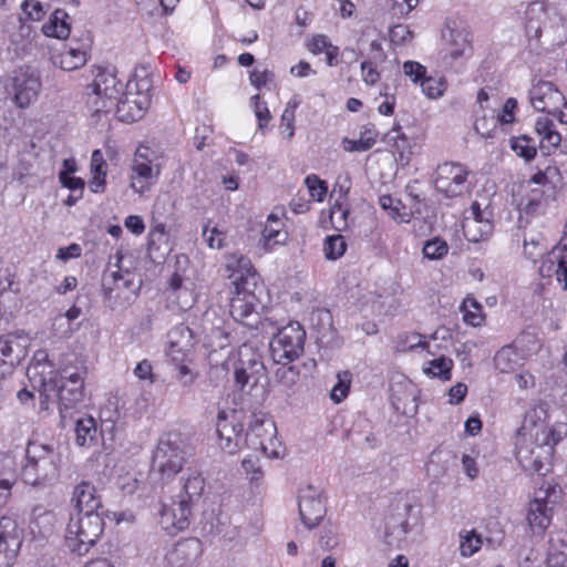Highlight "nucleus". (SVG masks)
<instances>
[{"label": "nucleus", "mask_w": 567, "mask_h": 567, "mask_svg": "<svg viewBox=\"0 0 567 567\" xmlns=\"http://www.w3.org/2000/svg\"><path fill=\"white\" fill-rule=\"evenodd\" d=\"M226 270L235 287L229 305L230 316L250 329H258L261 322L259 309L264 307L265 286L260 282L250 259L243 255H229Z\"/></svg>", "instance_id": "f257e3e1"}, {"label": "nucleus", "mask_w": 567, "mask_h": 567, "mask_svg": "<svg viewBox=\"0 0 567 567\" xmlns=\"http://www.w3.org/2000/svg\"><path fill=\"white\" fill-rule=\"evenodd\" d=\"M561 430L536 431L530 437H518L516 458L525 472L546 475L551 467L555 446L563 441Z\"/></svg>", "instance_id": "f03ea898"}, {"label": "nucleus", "mask_w": 567, "mask_h": 567, "mask_svg": "<svg viewBox=\"0 0 567 567\" xmlns=\"http://www.w3.org/2000/svg\"><path fill=\"white\" fill-rule=\"evenodd\" d=\"M60 464L61 453L55 446L29 440L20 476L28 485L45 486L58 478Z\"/></svg>", "instance_id": "7ed1b4c3"}, {"label": "nucleus", "mask_w": 567, "mask_h": 567, "mask_svg": "<svg viewBox=\"0 0 567 567\" xmlns=\"http://www.w3.org/2000/svg\"><path fill=\"white\" fill-rule=\"evenodd\" d=\"M192 455L188 443L178 433L163 435L153 455V473L162 481L175 477Z\"/></svg>", "instance_id": "20e7f679"}, {"label": "nucleus", "mask_w": 567, "mask_h": 567, "mask_svg": "<svg viewBox=\"0 0 567 567\" xmlns=\"http://www.w3.org/2000/svg\"><path fill=\"white\" fill-rule=\"evenodd\" d=\"M104 520L101 514H76L71 516L65 528V546L79 556L89 553L101 538Z\"/></svg>", "instance_id": "39448f33"}, {"label": "nucleus", "mask_w": 567, "mask_h": 567, "mask_svg": "<svg viewBox=\"0 0 567 567\" xmlns=\"http://www.w3.org/2000/svg\"><path fill=\"white\" fill-rule=\"evenodd\" d=\"M122 90L123 84L116 76L115 68L99 69L85 94L86 106L94 115L107 113L120 100Z\"/></svg>", "instance_id": "423d86ee"}, {"label": "nucleus", "mask_w": 567, "mask_h": 567, "mask_svg": "<svg viewBox=\"0 0 567 567\" xmlns=\"http://www.w3.org/2000/svg\"><path fill=\"white\" fill-rule=\"evenodd\" d=\"M45 365L40 363L28 369L30 378L41 374L39 392L45 399L56 398L65 409H72L84 400V380L59 381L56 378L44 377Z\"/></svg>", "instance_id": "0eeeda50"}, {"label": "nucleus", "mask_w": 567, "mask_h": 567, "mask_svg": "<svg viewBox=\"0 0 567 567\" xmlns=\"http://www.w3.org/2000/svg\"><path fill=\"white\" fill-rule=\"evenodd\" d=\"M306 331L299 322L282 327L270 341V351L275 362H291L303 352Z\"/></svg>", "instance_id": "6e6552de"}, {"label": "nucleus", "mask_w": 567, "mask_h": 567, "mask_svg": "<svg viewBox=\"0 0 567 567\" xmlns=\"http://www.w3.org/2000/svg\"><path fill=\"white\" fill-rule=\"evenodd\" d=\"M468 174L470 171L465 165L445 162L436 168L435 188L449 198L462 196L470 189Z\"/></svg>", "instance_id": "1a4fd4ad"}, {"label": "nucleus", "mask_w": 567, "mask_h": 567, "mask_svg": "<svg viewBox=\"0 0 567 567\" xmlns=\"http://www.w3.org/2000/svg\"><path fill=\"white\" fill-rule=\"evenodd\" d=\"M557 487L556 484L550 483L546 487L542 486L529 503L527 520L534 533L543 534L549 526L553 511L549 504H554L557 499Z\"/></svg>", "instance_id": "9d476101"}, {"label": "nucleus", "mask_w": 567, "mask_h": 567, "mask_svg": "<svg viewBox=\"0 0 567 567\" xmlns=\"http://www.w3.org/2000/svg\"><path fill=\"white\" fill-rule=\"evenodd\" d=\"M493 210L488 205L481 206L478 202H473L468 210L465 212L462 221V230L465 238L472 243H478L486 239L493 233Z\"/></svg>", "instance_id": "9b49d317"}, {"label": "nucleus", "mask_w": 567, "mask_h": 567, "mask_svg": "<svg viewBox=\"0 0 567 567\" xmlns=\"http://www.w3.org/2000/svg\"><path fill=\"white\" fill-rule=\"evenodd\" d=\"M216 431L219 439V446L228 454H235L244 444L246 436L243 435L244 425L240 423L236 411L230 414L219 411L216 421Z\"/></svg>", "instance_id": "f8f14e48"}, {"label": "nucleus", "mask_w": 567, "mask_h": 567, "mask_svg": "<svg viewBox=\"0 0 567 567\" xmlns=\"http://www.w3.org/2000/svg\"><path fill=\"white\" fill-rule=\"evenodd\" d=\"M275 434L276 425L272 420L265 415L252 414L246 434V444L255 451H260L267 457H277L278 452L268 449V443L272 444Z\"/></svg>", "instance_id": "ddd939ff"}, {"label": "nucleus", "mask_w": 567, "mask_h": 567, "mask_svg": "<svg viewBox=\"0 0 567 567\" xmlns=\"http://www.w3.org/2000/svg\"><path fill=\"white\" fill-rule=\"evenodd\" d=\"M14 102L19 107H27L39 96L41 80L38 72L28 66L20 68L11 79Z\"/></svg>", "instance_id": "4468645a"}, {"label": "nucleus", "mask_w": 567, "mask_h": 567, "mask_svg": "<svg viewBox=\"0 0 567 567\" xmlns=\"http://www.w3.org/2000/svg\"><path fill=\"white\" fill-rule=\"evenodd\" d=\"M126 92L114 104L116 115L122 122H136L141 120L151 104L147 92L132 91V82L126 84Z\"/></svg>", "instance_id": "2eb2a0df"}, {"label": "nucleus", "mask_w": 567, "mask_h": 567, "mask_svg": "<svg viewBox=\"0 0 567 567\" xmlns=\"http://www.w3.org/2000/svg\"><path fill=\"white\" fill-rule=\"evenodd\" d=\"M530 103L537 111L545 112L550 115L556 113L566 105L565 96L549 81L537 82L529 91Z\"/></svg>", "instance_id": "dca6fc26"}, {"label": "nucleus", "mask_w": 567, "mask_h": 567, "mask_svg": "<svg viewBox=\"0 0 567 567\" xmlns=\"http://www.w3.org/2000/svg\"><path fill=\"white\" fill-rule=\"evenodd\" d=\"M22 543L17 522L7 516L0 517V567H11Z\"/></svg>", "instance_id": "f3484780"}, {"label": "nucleus", "mask_w": 567, "mask_h": 567, "mask_svg": "<svg viewBox=\"0 0 567 567\" xmlns=\"http://www.w3.org/2000/svg\"><path fill=\"white\" fill-rule=\"evenodd\" d=\"M326 506L320 491L311 485L299 493V513L302 523L309 529L315 528L326 515Z\"/></svg>", "instance_id": "a211bd4d"}, {"label": "nucleus", "mask_w": 567, "mask_h": 567, "mask_svg": "<svg viewBox=\"0 0 567 567\" xmlns=\"http://www.w3.org/2000/svg\"><path fill=\"white\" fill-rule=\"evenodd\" d=\"M192 516V506L185 501H173L171 505H163L161 509L159 524L169 535L186 529Z\"/></svg>", "instance_id": "6ab92c4d"}, {"label": "nucleus", "mask_w": 567, "mask_h": 567, "mask_svg": "<svg viewBox=\"0 0 567 567\" xmlns=\"http://www.w3.org/2000/svg\"><path fill=\"white\" fill-rule=\"evenodd\" d=\"M203 553L198 538L190 537L179 540L167 554L166 560L172 567H192Z\"/></svg>", "instance_id": "aec40b11"}, {"label": "nucleus", "mask_w": 567, "mask_h": 567, "mask_svg": "<svg viewBox=\"0 0 567 567\" xmlns=\"http://www.w3.org/2000/svg\"><path fill=\"white\" fill-rule=\"evenodd\" d=\"M264 375V363L257 358L239 359L234 372L236 386L243 392H249L257 386Z\"/></svg>", "instance_id": "412c9836"}, {"label": "nucleus", "mask_w": 567, "mask_h": 567, "mask_svg": "<svg viewBox=\"0 0 567 567\" xmlns=\"http://www.w3.org/2000/svg\"><path fill=\"white\" fill-rule=\"evenodd\" d=\"M159 172L155 171L146 157L136 153L132 164L130 187L140 195H143L157 181Z\"/></svg>", "instance_id": "4be33fe9"}, {"label": "nucleus", "mask_w": 567, "mask_h": 567, "mask_svg": "<svg viewBox=\"0 0 567 567\" xmlns=\"http://www.w3.org/2000/svg\"><path fill=\"white\" fill-rule=\"evenodd\" d=\"M72 502L75 503L78 514H100L102 507L101 496L96 493L95 486L86 481L74 487Z\"/></svg>", "instance_id": "5701e85b"}, {"label": "nucleus", "mask_w": 567, "mask_h": 567, "mask_svg": "<svg viewBox=\"0 0 567 567\" xmlns=\"http://www.w3.org/2000/svg\"><path fill=\"white\" fill-rule=\"evenodd\" d=\"M548 417L547 404L538 403L530 409H528L524 415L523 424L518 430V437L525 436L530 437L532 434L535 435L536 431L543 430H559L556 426L548 427L545 425V422Z\"/></svg>", "instance_id": "b1692460"}, {"label": "nucleus", "mask_w": 567, "mask_h": 567, "mask_svg": "<svg viewBox=\"0 0 567 567\" xmlns=\"http://www.w3.org/2000/svg\"><path fill=\"white\" fill-rule=\"evenodd\" d=\"M206 487V482L202 473L190 472L184 478L183 491L178 495L179 501H185L187 505L192 506L197 504L202 498Z\"/></svg>", "instance_id": "393cba45"}, {"label": "nucleus", "mask_w": 567, "mask_h": 567, "mask_svg": "<svg viewBox=\"0 0 567 567\" xmlns=\"http://www.w3.org/2000/svg\"><path fill=\"white\" fill-rule=\"evenodd\" d=\"M69 14L56 9L50 17L49 21L42 25V31L47 37L56 39H66L70 35V24L68 23Z\"/></svg>", "instance_id": "a878e982"}, {"label": "nucleus", "mask_w": 567, "mask_h": 567, "mask_svg": "<svg viewBox=\"0 0 567 567\" xmlns=\"http://www.w3.org/2000/svg\"><path fill=\"white\" fill-rule=\"evenodd\" d=\"M389 141H392V147L394 154H396V159L401 163V165H408L412 155V142L411 140L401 132V127H393L388 133Z\"/></svg>", "instance_id": "bb28decb"}, {"label": "nucleus", "mask_w": 567, "mask_h": 567, "mask_svg": "<svg viewBox=\"0 0 567 567\" xmlns=\"http://www.w3.org/2000/svg\"><path fill=\"white\" fill-rule=\"evenodd\" d=\"M59 373V381L84 380L87 369L81 358L75 354H69L64 357Z\"/></svg>", "instance_id": "cd10ccee"}, {"label": "nucleus", "mask_w": 567, "mask_h": 567, "mask_svg": "<svg viewBox=\"0 0 567 567\" xmlns=\"http://www.w3.org/2000/svg\"><path fill=\"white\" fill-rule=\"evenodd\" d=\"M17 333L0 336V382L13 372V362L9 360L13 352Z\"/></svg>", "instance_id": "c85d7f7f"}, {"label": "nucleus", "mask_w": 567, "mask_h": 567, "mask_svg": "<svg viewBox=\"0 0 567 567\" xmlns=\"http://www.w3.org/2000/svg\"><path fill=\"white\" fill-rule=\"evenodd\" d=\"M96 422L92 416L80 417L75 423V442L80 446H91L96 436Z\"/></svg>", "instance_id": "c756f323"}, {"label": "nucleus", "mask_w": 567, "mask_h": 567, "mask_svg": "<svg viewBox=\"0 0 567 567\" xmlns=\"http://www.w3.org/2000/svg\"><path fill=\"white\" fill-rule=\"evenodd\" d=\"M547 565L548 567H567V539L560 536L550 539Z\"/></svg>", "instance_id": "7c9ffc66"}, {"label": "nucleus", "mask_w": 567, "mask_h": 567, "mask_svg": "<svg viewBox=\"0 0 567 567\" xmlns=\"http://www.w3.org/2000/svg\"><path fill=\"white\" fill-rule=\"evenodd\" d=\"M379 205L386 210L389 216L398 223H409L411 214L406 212L405 206L400 199L393 198L391 195H382L379 197Z\"/></svg>", "instance_id": "2f4dec72"}, {"label": "nucleus", "mask_w": 567, "mask_h": 567, "mask_svg": "<svg viewBox=\"0 0 567 567\" xmlns=\"http://www.w3.org/2000/svg\"><path fill=\"white\" fill-rule=\"evenodd\" d=\"M553 120L544 116L539 117L535 124V131L540 136V143L544 145L547 143L548 146L558 147L561 142L560 134L554 128Z\"/></svg>", "instance_id": "473e14b6"}, {"label": "nucleus", "mask_w": 567, "mask_h": 567, "mask_svg": "<svg viewBox=\"0 0 567 567\" xmlns=\"http://www.w3.org/2000/svg\"><path fill=\"white\" fill-rule=\"evenodd\" d=\"M494 364L502 373L514 372L519 364V358L512 347H504L496 352Z\"/></svg>", "instance_id": "72a5a7b5"}, {"label": "nucleus", "mask_w": 567, "mask_h": 567, "mask_svg": "<svg viewBox=\"0 0 567 567\" xmlns=\"http://www.w3.org/2000/svg\"><path fill=\"white\" fill-rule=\"evenodd\" d=\"M168 344L178 349L192 350L194 347V336L189 327L178 324L174 327L167 334Z\"/></svg>", "instance_id": "f704fd0d"}, {"label": "nucleus", "mask_w": 567, "mask_h": 567, "mask_svg": "<svg viewBox=\"0 0 567 567\" xmlns=\"http://www.w3.org/2000/svg\"><path fill=\"white\" fill-rule=\"evenodd\" d=\"M470 50L471 45L467 35L462 31L451 30L446 55H449L452 60H456L463 56Z\"/></svg>", "instance_id": "c9c22d12"}, {"label": "nucleus", "mask_w": 567, "mask_h": 567, "mask_svg": "<svg viewBox=\"0 0 567 567\" xmlns=\"http://www.w3.org/2000/svg\"><path fill=\"white\" fill-rule=\"evenodd\" d=\"M86 63V52L82 49L70 48L59 56V65L62 70L73 71ZM55 64L58 62L55 61Z\"/></svg>", "instance_id": "e433bc0d"}, {"label": "nucleus", "mask_w": 567, "mask_h": 567, "mask_svg": "<svg viewBox=\"0 0 567 567\" xmlns=\"http://www.w3.org/2000/svg\"><path fill=\"white\" fill-rule=\"evenodd\" d=\"M452 368L453 361L445 355H440L439 358L429 361L427 365L423 368V371L427 375L447 381L451 379Z\"/></svg>", "instance_id": "4c0bfd02"}, {"label": "nucleus", "mask_w": 567, "mask_h": 567, "mask_svg": "<svg viewBox=\"0 0 567 567\" xmlns=\"http://www.w3.org/2000/svg\"><path fill=\"white\" fill-rule=\"evenodd\" d=\"M461 310L463 311L464 322L470 326L478 327L484 321L483 308L474 298H465Z\"/></svg>", "instance_id": "58836bf2"}, {"label": "nucleus", "mask_w": 567, "mask_h": 567, "mask_svg": "<svg viewBox=\"0 0 567 567\" xmlns=\"http://www.w3.org/2000/svg\"><path fill=\"white\" fill-rule=\"evenodd\" d=\"M347 249V241L341 235H331L324 239L323 252L328 260H337L343 256Z\"/></svg>", "instance_id": "ea45409f"}, {"label": "nucleus", "mask_w": 567, "mask_h": 567, "mask_svg": "<svg viewBox=\"0 0 567 567\" xmlns=\"http://www.w3.org/2000/svg\"><path fill=\"white\" fill-rule=\"evenodd\" d=\"M289 363H280L281 367L277 369L275 374L279 384L287 390L292 389L297 384L300 375L299 369L296 365H289Z\"/></svg>", "instance_id": "a19ab883"}, {"label": "nucleus", "mask_w": 567, "mask_h": 567, "mask_svg": "<svg viewBox=\"0 0 567 567\" xmlns=\"http://www.w3.org/2000/svg\"><path fill=\"white\" fill-rule=\"evenodd\" d=\"M426 349L427 352L432 355H435L436 352L441 349V344L439 343H430L426 341H422V336L419 333H411L404 336V341H400L398 348L400 350H413L414 348Z\"/></svg>", "instance_id": "79ce46f5"}, {"label": "nucleus", "mask_w": 567, "mask_h": 567, "mask_svg": "<svg viewBox=\"0 0 567 567\" xmlns=\"http://www.w3.org/2000/svg\"><path fill=\"white\" fill-rule=\"evenodd\" d=\"M420 85L423 93L430 99L441 97L446 90V81L442 76H425Z\"/></svg>", "instance_id": "37998d69"}, {"label": "nucleus", "mask_w": 567, "mask_h": 567, "mask_svg": "<svg viewBox=\"0 0 567 567\" xmlns=\"http://www.w3.org/2000/svg\"><path fill=\"white\" fill-rule=\"evenodd\" d=\"M512 148L513 151L520 157H523L526 161H530L536 156V147L534 144H532V138L522 135L519 137L512 138Z\"/></svg>", "instance_id": "c03bdc74"}, {"label": "nucleus", "mask_w": 567, "mask_h": 567, "mask_svg": "<svg viewBox=\"0 0 567 567\" xmlns=\"http://www.w3.org/2000/svg\"><path fill=\"white\" fill-rule=\"evenodd\" d=\"M338 382L333 385L330 392V398L333 402L340 403L349 393L351 374L348 371H342L337 374Z\"/></svg>", "instance_id": "a18cd8bd"}, {"label": "nucleus", "mask_w": 567, "mask_h": 567, "mask_svg": "<svg viewBox=\"0 0 567 567\" xmlns=\"http://www.w3.org/2000/svg\"><path fill=\"white\" fill-rule=\"evenodd\" d=\"M183 279L178 274H174L169 279V298L177 302L181 309H187L192 306V299L179 300L182 295H189L187 289L182 287Z\"/></svg>", "instance_id": "49530a36"}, {"label": "nucleus", "mask_w": 567, "mask_h": 567, "mask_svg": "<svg viewBox=\"0 0 567 567\" xmlns=\"http://www.w3.org/2000/svg\"><path fill=\"white\" fill-rule=\"evenodd\" d=\"M482 537L475 530L461 536L460 550L464 557L474 555L482 546Z\"/></svg>", "instance_id": "de8ad7c7"}, {"label": "nucleus", "mask_w": 567, "mask_h": 567, "mask_svg": "<svg viewBox=\"0 0 567 567\" xmlns=\"http://www.w3.org/2000/svg\"><path fill=\"white\" fill-rule=\"evenodd\" d=\"M288 234L282 229V226L275 224H266L262 230V239L267 247L272 245L284 244L287 240Z\"/></svg>", "instance_id": "09e8293b"}, {"label": "nucleus", "mask_w": 567, "mask_h": 567, "mask_svg": "<svg viewBox=\"0 0 567 567\" xmlns=\"http://www.w3.org/2000/svg\"><path fill=\"white\" fill-rule=\"evenodd\" d=\"M449 251V246L445 240L434 238L425 243L423 254L431 260L442 259Z\"/></svg>", "instance_id": "8fccbe9b"}, {"label": "nucleus", "mask_w": 567, "mask_h": 567, "mask_svg": "<svg viewBox=\"0 0 567 567\" xmlns=\"http://www.w3.org/2000/svg\"><path fill=\"white\" fill-rule=\"evenodd\" d=\"M305 184L309 190L310 196L315 200L322 202L324 199L328 190V186L324 181L312 174L306 177Z\"/></svg>", "instance_id": "3c124183"}, {"label": "nucleus", "mask_w": 567, "mask_h": 567, "mask_svg": "<svg viewBox=\"0 0 567 567\" xmlns=\"http://www.w3.org/2000/svg\"><path fill=\"white\" fill-rule=\"evenodd\" d=\"M349 215V208H347L342 204L336 203L334 205H332L330 209V219L333 227L339 231L346 229L348 227Z\"/></svg>", "instance_id": "603ef678"}, {"label": "nucleus", "mask_w": 567, "mask_h": 567, "mask_svg": "<svg viewBox=\"0 0 567 567\" xmlns=\"http://www.w3.org/2000/svg\"><path fill=\"white\" fill-rule=\"evenodd\" d=\"M403 509L408 517L401 523V528L406 534L419 522L421 511L419 505L409 501L403 503Z\"/></svg>", "instance_id": "864d4df0"}, {"label": "nucleus", "mask_w": 567, "mask_h": 567, "mask_svg": "<svg viewBox=\"0 0 567 567\" xmlns=\"http://www.w3.org/2000/svg\"><path fill=\"white\" fill-rule=\"evenodd\" d=\"M117 280H122L120 270H112L110 265L102 278V289L105 298L111 299L113 292H117Z\"/></svg>", "instance_id": "5fc2aeb1"}, {"label": "nucleus", "mask_w": 567, "mask_h": 567, "mask_svg": "<svg viewBox=\"0 0 567 567\" xmlns=\"http://www.w3.org/2000/svg\"><path fill=\"white\" fill-rule=\"evenodd\" d=\"M546 250L542 246L540 236H530L524 238V252L529 259L536 260L537 257L542 256Z\"/></svg>", "instance_id": "6e6d98bb"}, {"label": "nucleus", "mask_w": 567, "mask_h": 567, "mask_svg": "<svg viewBox=\"0 0 567 567\" xmlns=\"http://www.w3.org/2000/svg\"><path fill=\"white\" fill-rule=\"evenodd\" d=\"M114 258L116 260L114 264V267H116V270H120V276L122 279V280H117V282H118L116 285L117 292H120L122 290L131 289V287L133 285V274L131 271H128L127 269L126 270L122 269L121 262L123 260V254L118 250V251H116Z\"/></svg>", "instance_id": "4d7b16f0"}, {"label": "nucleus", "mask_w": 567, "mask_h": 567, "mask_svg": "<svg viewBox=\"0 0 567 567\" xmlns=\"http://www.w3.org/2000/svg\"><path fill=\"white\" fill-rule=\"evenodd\" d=\"M203 238L210 248L220 249L224 247L226 236L217 227L209 228L206 226L203 229Z\"/></svg>", "instance_id": "13d9d810"}, {"label": "nucleus", "mask_w": 567, "mask_h": 567, "mask_svg": "<svg viewBox=\"0 0 567 567\" xmlns=\"http://www.w3.org/2000/svg\"><path fill=\"white\" fill-rule=\"evenodd\" d=\"M559 256L560 252L556 254L555 251H551L546 256V258L542 260L538 269L542 277H551L553 275L556 276L557 271H559V269H557Z\"/></svg>", "instance_id": "bf43d9fd"}, {"label": "nucleus", "mask_w": 567, "mask_h": 567, "mask_svg": "<svg viewBox=\"0 0 567 567\" xmlns=\"http://www.w3.org/2000/svg\"><path fill=\"white\" fill-rule=\"evenodd\" d=\"M255 115L259 121V128L262 130L271 120L270 112L266 103L260 102V95L256 94L251 97Z\"/></svg>", "instance_id": "052dcab7"}, {"label": "nucleus", "mask_w": 567, "mask_h": 567, "mask_svg": "<svg viewBox=\"0 0 567 567\" xmlns=\"http://www.w3.org/2000/svg\"><path fill=\"white\" fill-rule=\"evenodd\" d=\"M403 72L414 83H417L426 76V69L421 63L415 61H405L403 64Z\"/></svg>", "instance_id": "680f3d73"}, {"label": "nucleus", "mask_w": 567, "mask_h": 567, "mask_svg": "<svg viewBox=\"0 0 567 567\" xmlns=\"http://www.w3.org/2000/svg\"><path fill=\"white\" fill-rule=\"evenodd\" d=\"M52 330L55 336L60 338H68L72 334L73 328L72 324L65 319L62 313H59L54 317L52 322Z\"/></svg>", "instance_id": "e2e57ef3"}, {"label": "nucleus", "mask_w": 567, "mask_h": 567, "mask_svg": "<svg viewBox=\"0 0 567 567\" xmlns=\"http://www.w3.org/2000/svg\"><path fill=\"white\" fill-rule=\"evenodd\" d=\"M176 379L183 388H190L195 383L198 375L196 372L189 369L186 363L176 365Z\"/></svg>", "instance_id": "0e129e2a"}, {"label": "nucleus", "mask_w": 567, "mask_h": 567, "mask_svg": "<svg viewBox=\"0 0 567 567\" xmlns=\"http://www.w3.org/2000/svg\"><path fill=\"white\" fill-rule=\"evenodd\" d=\"M516 343L526 352H537L540 349V342L532 332H523L516 340Z\"/></svg>", "instance_id": "69168bd1"}, {"label": "nucleus", "mask_w": 567, "mask_h": 567, "mask_svg": "<svg viewBox=\"0 0 567 567\" xmlns=\"http://www.w3.org/2000/svg\"><path fill=\"white\" fill-rule=\"evenodd\" d=\"M59 181L63 187L69 188L72 193L83 194L85 183L81 177L68 175L66 173H59Z\"/></svg>", "instance_id": "338daca9"}, {"label": "nucleus", "mask_w": 567, "mask_h": 567, "mask_svg": "<svg viewBox=\"0 0 567 567\" xmlns=\"http://www.w3.org/2000/svg\"><path fill=\"white\" fill-rule=\"evenodd\" d=\"M377 63L378 62H373V61H370V60L369 61H363L361 63L362 80L368 85L375 84L379 81V79H380V74H379V72L375 69V64Z\"/></svg>", "instance_id": "774afa93"}]
</instances>
